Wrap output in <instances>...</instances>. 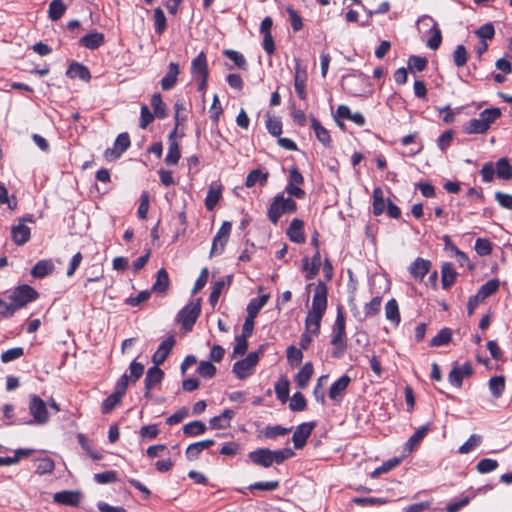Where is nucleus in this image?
Listing matches in <instances>:
<instances>
[{
	"label": "nucleus",
	"instance_id": "1",
	"mask_svg": "<svg viewBox=\"0 0 512 512\" xmlns=\"http://www.w3.org/2000/svg\"><path fill=\"white\" fill-rule=\"evenodd\" d=\"M328 289L323 281H319L314 288L312 306L308 311L305 322L321 324L323 315L327 309Z\"/></svg>",
	"mask_w": 512,
	"mask_h": 512
},
{
	"label": "nucleus",
	"instance_id": "2",
	"mask_svg": "<svg viewBox=\"0 0 512 512\" xmlns=\"http://www.w3.org/2000/svg\"><path fill=\"white\" fill-rule=\"evenodd\" d=\"M296 209L297 204L291 197L284 198L283 194H278L268 209V218L273 224H277L284 213L294 212Z\"/></svg>",
	"mask_w": 512,
	"mask_h": 512
},
{
	"label": "nucleus",
	"instance_id": "3",
	"mask_svg": "<svg viewBox=\"0 0 512 512\" xmlns=\"http://www.w3.org/2000/svg\"><path fill=\"white\" fill-rule=\"evenodd\" d=\"M263 353L264 347L261 345L257 351L250 352L246 358L235 362L232 369L235 376L241 380L250 376Z\"/></svg>",
	"mask_w": 512,
	"mask_h": 512
},
{
	"label": "nucleus",
	"instance_id": "4",
	"mask_svg": "<svg viewBox=\"0 0 512 512\" xmlns=\"http://www.w3.org/2000/svg\"><path fill=\"white\" fill-rule=\"evenodd\" d=\"M201 312L200 299L184 306L177 315V321L186 331H191Z\"/></svg>",
	"mask_w": 512,
	"mask_h": 512
},
{
	"label": "nucleus",
	"instance_id": "5",
	"mask_svg": "<svg viewBox=\"0 0 512 512\" xmlns=\"http://www.w3.org/2000/svg\"><path fill=\"white\" fill-rule=\"evenodd\" d=\"M37 291L29 285H20L16 287L10 295V300L14 304L16 310L26 306L28 303L37 299Z\"/></svg>",
	"mask_w": 512,
	"mask_h": 512
},
{
	"label": "nucleus",
	"instance_id": "6",
	"mask_svg": "<svg viewBox=\"0 0 512 512\" xmlns=\"http://www.w3.org/2000/svg\"><path fill=\"white\" fill-rule=\"evenodd\" d=\"M29 411L38 424H44L49 419L46 403L37 395L30 396Z\"/></svg>",
	"mask_w": 512,
	"mask_h": 512
},
{
	"label": "nucleus",
	"instance_id": "7",
	"mask_svg": "<svg viewBox=\"0 0 512 512\" xmlns=\"http://www.w3.org/2000/svg\"><path fill=\"white\" fill-rule=\"evenodd\" d=\"M472 374L473 368L469 362H466L463 365L455 363L448 375V381L452 386L460 388L462 386L463 379L465 377H470Z\"/></svg>",
	"mask_w": 512,
	"mask_h": 512
},
{
	"label": "nucleus",
	"instance_id": "8",
	"mask_svg": "<svg viewBox=\"0 0 512 512\" xmlns=\"http://www.w3.org/2000/svg\"><path fill=\"white\" fill-rule=\"evenodd\" d=\"M231 227L232 225L228 221L223 222V224L221 225L220 229L218 230L213 239L212 248L210 252L212 256L220 255L223 252L231 232Z\"/></svg>",
	"mask_w": 512,
	"mask_h": 512
},
{
	"label": "nucleus",
	"instance_id": "9",
	"mask_svg": "<svg viewBox=\"0 0 512 512\" xmlns=\"http://www.w3.org/2000/svg\"><path fill=\"white\" fill-rule=\"evenodd\" d=\"M314 427V422L302 423L296 427L292 436L295 449H302L306 445L307 439L310 437Z\"/></svg>",
	"mask_w": 512,
	"mask_h": 512
},
{
	"label": "nucleus",
	"instance_id": "10",
	"mask_svg": "<svg viewBox=\"0 0 512 512\" xmlns=\"http://www.w3.org/2000/svg\"><path fill=\"white\" fill-rule=\"evenodd\" d=\"M432 263L430 260L422 257L416 258L408 267V271L412 278L416 281H423L424 277L429 273Z\"/></svg>",
	"mask_w": 512,
	"mask_h": 512
},
{
	"label": "nucleus",
	"instance_id": "11",
	"mask_svg": "<svg viewBox=\"0 0 512 512\" xmlns=\"http://www.w3.org/2000/svg\"><path fill=\"white\" fill-rule=\"evenodd\" d=\"M272 450L269 448H258L248 453L249 460L256 466L269 468L273 465Z\"/></svg>",
	"mask_w": 512,
	"mask_h": 512
},
{
	"label": "nucleus",
	"instance_id": "12",
	"mask_svg": "<svg viewBox=\"0 0 512 512\" xmlns=\"http://www.w3.org/2000/svg\"><path fill=\"white\" fill-rule=\"evenodd\" d=\"M331 344L333 346L331 355L334 358H341L347 348L346 332L341 330H332Z\"/></svg>",
	"mask_w": 512,
	"mask_h": 512
},
{
	"label": "nucleus",
	"instance_id": "13",
	"mask_svg": "<svg viewBox=\"0 0 512 512\" xmlns=\"http://www.w3.org/2000/svg\"><path fill=\"white\" fill-rule=\"evenodd\" d=\"M24 221L32 222V217L23 219L18 225L11 228V238L17 245H24L31 236L30 228L23 223Z\"/></svg>",
	"mask_w": 512,
	"mask_h": 512
},
{
	"label": "nucleus",
	"instance_id": "14",
	"mask_svg": "<svg viewBox=\"0 0 512 512\" xmlns=\"http://www.w3.org/2000/svg\"><path fill=\"white\" fill-rule=\"evenodd\" d=\"M350 382L351 378L348 375H343L337 381H335L329 389L330 399L335 402H340L343 399L344 393Z\"/></svg>",
	"mask_w": 512,
	"mask_h": 512
},
{
	"label": "nucleus",
	"instance_id": "15",
	"mask_svg": "<svg viewBox=\"0 0 512 512\" xmlns=\"http://www.w3.org/2000/svg\"><path fill=\"white\" fill-rule=\"evenodd\" d=\"M174 344H175L174 336H170L167 339H165L164 341H162L161 344L159 345L158 349L152 356V362L158 366L163 364L164 361L169 356Z\"/></svg>",
	"mask_w": 512,
	"mask_h": 512
},
{
	"label": "nucleus",
	"instance_id": "16",
	"mask_svg": "<svg viewBox=\"0 0 512 512\" xmlns=\"http://www.w3.org/2000/svg\"><path fill=\"white\" fill-rule=\"evenodd\" d=\"M164 378V372L159 368L158 365H153L150 367L145 376V396L148 397L150 391L159 384Z\"/></svg>",
	"mask_w": 512,
	"mask_h": 512
},
{
	"label": "nucleus",
	"instance_id": "17",
	"mask_svg": "<svg viewBox=\"0 0 512 512\" xmlns=\"http://www.w3.org/2000/svg\"><path fill=\"white\" fill-rule=\"evenodd\" d=\"M307 80V73L304 68L301 67L300 61L296 60L295 75H294V88L301 100L306 99L305 83Z\"/></svg>",
	"mask_w": 512,
	"mask_h": 512
},
{
	"label": "nucleus",
	"instance_id": "18",
	"mask_svg": "<svg viewBox=\"0 0 512 512\" xmlns=\"http://www.w3.org/2000/svg\"><path fill=\"white\" fill-rule=\"evenodd\" d=\"M419 22L420 23H424V22L431 23V31L433 32V35L427 40V46L432 50L438 49L442 42V34H441L440 28L438 27L437 22L431 16H428V15L422 16L419 19Z\"/></svg>",
	"mask_w": 512,
	"mask_h": 512
},
{
	"label": "nucleus",
	"instance_id": "19",
	"mask_svg": "<svg viewBox=\"0 0 512 512\" xmlns=\"http://www.w3.org/2000/svg\"><path fill=\"white\" fill-rule=\"evenodd\" d=\"M130 146V137L128 133H121L117 136L115 143H114V149H106L105 151V157L107 159L110 158V156H113L114 158H118L121 156V154L126 151Z\"/></svg>",
	"mask_w": 512,
	"mask_h": 512
},
{
	"label": "nucleus",
	"instance_id": "20",
	"mask_svg": "<svg viewBox=\"0 0 512 512\" xmlns=\"http://www.w3.org/2000/svg\"><path fill=\"white\" fill-rule=\"evenodd\" d=\"M179 74H180L179 64L175 63V62H171L168 66V71H167L166 75L160 81L162 90H164V91L171 90L177 83Z\"/></svg>",
	"mask_w": 512,
	"mask_h": 512
},
{
	"label": "nucleus",
	"instance_id": "21",
	"mask_svg": "<svg viewBox=\"0 0 512 512\" xmlns=\"http://www.w3.org/2000/svg\"><path fill=\"white\" fill-rule=\"evenodd\" d=\"M320 265L321 256L319 251H316V253L312 256L311 260H309L308 257H305L303 259V270L305 272V278L307 280L314 279L319 272Z\"/></svg>",
	"mask_w": 512,
	"mask_h": 512
},
{
	"label": "nucleus",
	"instance_id": "22",
	"mask_svg": "<svg viewBox=\"0 0 512 512\" xmlns=\"http://www.w3.org/2000/svg\"><path fill=\"white\" fill-rule=\"evenodd\" d=\"M191 73L194 79L209 76L208 64L204 52H200L191 63Z\"/></svg>",
	"mask_w": 512,
	"mask_h": 512
},
{
	"label": "nucleus",
	"instance_id": "23",
	"mask_svg": "<svg viewBox=\"0 0 512 512\" xmlns=\"http://www.w3.org/2000/svg\"><path fill=\"white\" fill-rule=\"evenodd\" d=\"M105 42L103 33L94 31L79 39V45L90 50L98 49Z\"/></svg>",
	"mask_w": 512,
	"mask_h": 512
},
{
	"label": "nucleus",
	"instance_id": "24",
	"mask_svg": "<svg viewBox=\"0 0 512 512\" xmlns=\"http://www.w3.org/2000/svg\"><path fill=\"white\" fill-rule=\"evenodd\" d=\"M214 444L215 441L212 439H206L190 444L186 449L187 459L189 461L197 459L203 450L210 448Z\"/></svg>",
	"mask_w": 512,
	"mask_h": 512
},
{
	"label": "nucleus",
	"instance_id": "25",
	"mask_svg": "<svg viewBox=\"0 0 512 512\" xmlns=\"http://www.w3.org/2000/svg\"><path fill=\"white\" fill-rule=\"evenodd\" d=\"M170 287V279L167 271L161 268L157 271L156 281L152 285L151 291L160 294H166Z\"/></svg>",
	"mask_w": 512,
	"mask_h": 512
},
{
	"label": "nucleus",
	"instance_id": "26",
	"mask_svg": "<svg viewBox=\"0 0 512 512\" xmlns=\"http://www.w3.org/2000/svg\"><path fill=\"white\" fill-rule=\"evenodd\" d=\"M303 226L304 223L302 220H292L287 230V235L292 242L303 243L305 241V236L303 234Z\"/></svg>",
	"mask_w": 512,
	"mask_h": 512
},
{
	"label": "nucleus",
	"instance_id": "27",
	"mask_svg": "<svg viewBox=\"0 0 512 512\" xmlns=\"http://www.w3.org/2000/svg\"><path fill=\"white\" fill-rule=\"evenodd\" d=\"M66 75L71 79L79 78L84 81H89L91 78L89 69L85 65L78 62H72L70 64Z\"/></svg>",
	"mask_w": 512,
	"mask_h": 512
},
{
	"label": "nucleus",
	"instance_id": "28",
	"mask_svg": "<svg viewBox=\"0 0 512 512\" xmlns=\"http://www.w3.org/2000/svg\"><path fill=\"white\" fill-rule=\"evenodd\" d=\"M234 415L235 412L233 410L226 409L220 415L211 418L209 424L213 429L228 428Z\"/></svg>",
	"mask_w": 512,
	"mask_h": 512
},
{
	"label": "nucleus",
	"instance_id": "29",
	"mask_svg": "<svg viewBox=\"0 0 512 512\" xmlns=\"http://www.w3.org/2000/svg\"><path fill=\"white\" fill-rule=\"evenodd\" d=\"M54 270V264L51 260H40L31 269V275L34 278H44Z\"/></svg>",
	"mask_w": 512,
	"mask_h": 512
},
{
	"label": "nucleus",
	"instance_id": "30",
	"mask_svg": "<svg viewBox=\"0 0 512 512\" xmlns=\"http://www.w3.org/2000/svg\"><path fill=\"white\" fill-rule=\"evenodd\" d=\"M53 500L59 504L76 506L79 503V494L73 491H61L54 494Z\"/></svg>",
	"mask_w": 512,
	"mask_h": 512
},
{
	"label": "nucleus",
	"instance_id": "31",
	"mask_svg": "<svg viewBox=\"0 0 512 512\" xmlns=\"http://www.w3.org/2000/svg\"><path fill=\"white\" fill-rule=\"evenodd\" d=\"M314 369L311 362L305 363L295 377V381L299 388L303 389L307 386L313 375Z\"/></svg>",
	"mask_w": 512,
	"mask_h": 512
},
{
	"label": "nucleus",
	"instance_id": "32",
	"mask_svg": "<svg viewBox=\"0 0 512 512\" xmlns=\"http://www.w3.org/2000/svg\"><path fill=\"white\" fill-rule=\"evenodd\" d=\"M385 316L395 326H398L401 317L399 312V306L395 299H390L385 305Z\"/></svg>",
	"mask_w": 512,
	"mask_h": 512
},
{
	"label": "nucleus",
	"instance_id": "33",
	"mask_svg": "<svg viewBox=\"0 0 512 512\" xmlns=\"http://www.w3.org/2000/svg\"><path fill=\"white\" fill-rule=\"evenodd\" d=\"M311 126L315 132L316 138L324 146H329L331 142L330 134L328 130L325 127H323L314 116H311Z\"/></svg>",
	"mask_w": 512,
	"mask_h": 512
},
{
	"label": "nucleus",
	"instance_id": "34",
	"mask_svg": "<svg viewBox=\"0 0 512 512\" xmlns=\"http://www.w3.org/2000/svg\"><path fill=\"white\" fill-rule=\"evenodd\" d=\"M495 172L498 178L510 180L512 178V166L507 158H500L495 164Z\"/></svg>",
	"mask_w": 512,
	"mask_h": 512
},
{
	"label": "nucleus",
	"instance_id": "35",
	"mask_svg": "<svg viewBox=\"0 0 512 512\" xmlns=\"http://www.w3.org/2000/svg\"><path fill=\"white\" fill-rule=\"evenodd\" d=\"M456 271L451 263H444L441 268L442 286L444 289L451 287L456 280Z\"/></svg>",
	"mask_w": 512,
	"mask_h": 512
},
{
	"label": "nucleus",
	"instance_id": "36",
	"mask_svg": "<svg viewBox=\"0 0 512 512\" xmlns=\"http://www.w3.org/2000/svg\"><path fill=\"white\" fill-rule=\"evenodd\" d=\"M67 6L63 0H52L49 4L48 16L52 21H58L66 12Z\"/></svg>",
	"mask_w": 512,
	"mask_h": 512
},
{
	"label": "nucleus",
	"instance_id": "37",
	"mask_svg": "<svg viewBox=\"0 0 512 512\" xmlns=\"http://www.w3.org/2000/svg\"><path fill=\"white\" fill-rule=\"evenodd\" d=\"M292 428H285L280 425L266 426L260 431V436L266 439H275L290 433Z\"/></svg>",
	"mask_w": 512,
	"mask_h": 512
},
{
	"label": "nucleus",
	"instance_id": "38",
	"mask_svg": "<svg viewBox=\"0 0 512 512\" xmlns=\"http://www.w3.org/2000/svg\"><path fill=\"white\" fill-rule=\"evenodd\" d=\"M231 278H232L231 276H228L227 281H225L224 279H221L214 283V285L212 287V291L209 296V302L213 307L218 303L219 297H220L221 293L223 292L224 288L226 286L230 285Z\"/></svg>",
	"mask_w": 512,
	"mask_h": 512
},
{
	"label": "nucleus",
	"instance_id": "39",
	"mask_svg": "<svg viewBox=\"0 0 512 512\" xmlns=\"http://www.w3.org/2000/svg\"><path fill=\"white\" fill-rule=\"evenodd\" d=\"M269 300V294L261 295L258 298H253L247 305V315L256 317L259 311L266 305Z\"/></svg>",
	"mask_w": 512,
	"mask_h": 512
},
{
	"label": "nucleus",
	"instance_id": "40",
	"mask_svg": "<svg viewBox=\"0 0 512 512\" xmlns=\"http://www.w3.org/2000/svg\"><path fill=\"white\" fill-rule=\"evenodd\" d=\"M429 430H430V423L419 427L414 432V434L408 439V441L406 443V448L409 449L410 451H412L413 448L415 446H417L423 440V438L427 435Z\"/></svg>",
	"mask_w": 512,
	"mask_h": 512
},
{
	"label": "nucleus",
	"instance_id": "41",
	"mask_svg": "<svg viewBox=\"0 0 512 512\" xmlns=\"http://www.w3.org/2000/svg\"><path fill=\"white\" fill-rule=\"evenodd\" d=\"M268 179V173H263L260 169L252 170L246 177L245 185L250 188L253 187L256 183H260V185H265Z\"/></svg>",
	"mask_w": 512,
	"mask_h": 512
},
{
	"label": "nucleus",
	"instance_id": "42",
	"mask_svg": "<svg viewBox=\"0 0 512 512\" xmlns=\"http://www.w3.org/2000/svg\"><path fill=\"white\" fill-rule=\"evenodd\" d=\"M206 431V425L199 420H195L192 422H189L184 425L183 427V433L186 436H199L202 435Z\"/></svg>",
	"mask_w": 512,
	"mask_h": 512
},
{
	"label": "nucleus",
	"instance_id": "43",
	"mask_svg": "<svg viewBox=\"0 0 512 512\" xmlns=\"http://www.w3.org/2000/svg\"><path fill=\"white\" fill-rule=\"evenodd\" d=\"M499 288V281L497 279H492L483 284L479 290L477 291L478 298L480 300H485L492 294H494Z\"/></svg>",
	"mask_w": 512,
	"mask_h": 512
},
{
	"label": "nucleus",
	"instance_id": "44",
	"mask_svg": "<svg viewBox=\"0 0 512 512\" xmlns=\"http://www.w3.org/2000/svg\"><path fill=\"white\" fill-rule=\"evenodd\" d=\"M452 338V331L450 328H442L436 336L430 341V346L439 347L448 344Z\"/></svg>",
	"mask_w": 512,
	"mask_h": 512
},
{
	"label": "nucleus",
	"instance_id": "45",
	"mask_svg": "<svg viewBox=\"0 0 512 512\" xmlns=\"http://www.w3.org/2000/svg\"><path fill=\"white\" fill-rule=\"evenodd\" d=\"M385 200L384 194L380 187H376L373 190V213L378 216L384 212Z\"/></svg>",
	"mask_w": 512,
	"mask_h": 512
},
{
	"label": "nucleus",
	"instance_id": "46",
	"mask_svg": "<svg viewBox=\"0 0 512 512\" xmlns=\"http://www.w3.org/2000/svg\"><path fill=\"white\" fill-rule=\"evenodd\" d=\"M505 389L504 376H494L489 380V390L495 398H499Z\"/></svg>",
	"mask_w": 512,
	"mask_h": 512
},
{
	"label": "nucleus",
	"instance_id": "47",
	"mask_svg": "<svg viewBox=\"0 0 512 512\" xmlns=\"http://www.w3.org/2000/svg\"><path fill=\"white\" fill-rule=\"evenodd\" d=\"M221 198V187H211L205 198L206 209L212 211Z\"/></svg>",
	"mask_w": 512,
	"mask_h": 512
},
{
	"label": "nucleus",
	"instance_id": "48",
	"mask_svg": "<svg viewBox=\"0 0 512 512\" xmlns=\"http://www.w3.org/2000/svg\"><path fill=\"white\" fill-rule=\"evenodd\" d=\"M151 106L156 117L163 119L166 117V105L162 100L161 94L155 93L151 98Z\"/></svg>",
	"mask_w": 512,
	"mask_h": 512
},
{
	"label": "nucleus",
	"instance_id": "49",
	"mask_svg": "<svg viewBox=\"0 0 512 512\" xmlns=\"http://www.w3.org/2000/svg\"><path fill=\"white\" fill-rule=\"evenodd\" d=\"M479 116L481 121H483L486 127L489 129L491 124L501 116V110L499 108L485 109L479 114Z\"/></svg>",
	"mask_w": 512,
	"mask_h": 512
},
{
	"label": "nucleus",
	"instance_id": "50",
	"mask_svg": "<svg viewBox=\"0 0 512 512\" xmlns=\"http://www.w3.org/2000/svg\"><path fill=\"white\" fill-rule=\"evenodd\" d=\"M180 156L181 154L179 144L176 141H171L169 143L168 152L165 157V163L167 165H175L178 163Z\"/></svg>",
	"mask_w": 512,
	"mask_h": 512
},
{
	"label": "nucleus",
	"instance_id": "51",
	"mask_svg": "<svg viewBox=\"0 0 512 512\" xmlns=\"http://www.w3.org/2000/svg\"><path fill=\"white\" fill-rule=\"evenodd\" d=\"M488 130L486 125L483 121H481V118H475L471 119L467 126L464 128V131L467 134H483Z\"/></svg>",
	"mask_w": 512,
	"mask_h": 512
},
{
	"label": "nucleus",
	"instance_id": "52",
	"mask_svg": "<svg viewBox=\"0 0 512 512\" xmlns=\"http://www.w3.org/2000/svg\"><path fill=\"white\" fill-rule=\"evenodd\" d=\"M266 128L273 136H280L282 133V122L277 117H272L269 113L266 114Z\"/></svg>",
	"mask_w": 512,
	"mask_h": 512
},
{
	"label": "nucleus",
	"instance_id": "53",
	"mask_svg": "<svg viewBox=\"0 0 512 512\" xmlns=\"http://www.w3.org/2000/svg\"><path fill=\"white\" fill-rule=\"evenodd\" d=\"M271 455L273 464L275 463L279 465L282 464L285 460L292 458L295 453L291 448L286 447L278 450H272Z\"/></svg>",
	"mask_w": 512,
	"mask_h": 512
},
{
	"label": "nucleus",
	"instance_id": "54",
	"mask_svg": "<svg viewBox=\"0 0 512 512\" xmlns=\"http://www.w3.org/2000/svg\"><path fill=\"white\" fill-rule=\"evenodd\" d=\"M279 481L278 480H274V481H261V482H255L251 485H249L248 489L250 491H253V490H260V491H265V492H272V491H275L279 488Z\"/></svg>",
	"mask_w": 512,
	"mask_h": 512
},
{
	"label": "nucleus",
	"instance_id": "55",
	"mask_svg": "<svg viewBox=\"0 0 512 512\" xmlns=\"http://www.w3.org/2000/svg\"><path fill=\"white\" fill-rule=\"evenodd\" d=\"M275 393L281 402H286L289 397V381L287 379H280L275 384Z\"/></svg>",
	"mask_w": 512,
	"mask_h": 512
},
{
	"label": "nucleus",
	"instance_id": "56",
	"mask_svg": "<svg viewBox=\"0 0 512 512\" xmlns=\"http://www.w3.org/2000/svg\"><path fill=\"white\" fill-rule=\"evenodd\" d=\"M428 60L425 57L412 55L408 59V68L411 71L422 72L426 69Z\"/></svg>",
	"mask_w": 512,
	"mask_h": 512
},
{
	"label": "nucleus",
	"instance_id": "57",
	"mask_svg": "<svg viewBox=\"0 0 512 512\" xmlns=\"http://www.w3.org/2000/svg\"><path fill=\"white\" fill-rule=\"evenodd\" d=\"M247 339H248V337L243 336V335L236 336L235 345H234L233 353H232L233 358L238 357V356H243L246 353L247 348H248Z\"/></svg>",
	"mask_w": 512,
	"mask_h": 512
},
{
	"label": "nucleus",
	"instance_id": "58",
	"mask_svg": "<svg viewBox=\"0 0 512 512\" xmlns=\"http://www.w3.org/2000/svg\"><path fill=\"white\" fill-rule=\"evenodd\" d=\"M154 24H155V31L157 34H162L167 27L166 17L161 8H156L154 10Z\"/></svg>",
	"mask_w": 512,
	"mask_h": 512
},
{
	"label": "nucleus",
	"instance_id": "59",
	"mask_svg": "<svg viewBox=\"0 0 512 512\" xmlns=\"http://www.w3.org/2000/svg\"><path fill=\"white\" fill-rule=\"evenodd\" d=\"M498 467V461L490 458L481 459L477 465L476 470L481 473H489L494 471Z\"/></svg>",
	"mask_w": 512,
	"mask_h": 512
},
{
	"label": "nucleus",
	"instance_id": "60",
	"mask_svg": "<svg viewBox=\"0 0 512 512\" xmlns=\"http://www.w3.org/2000/svg\"><path fill=\"white\" fill-rule=\"evenodd\" d=\"M475 251L480 256H487L492 252V243L486 238H478L475 242Z\"/></svg>",
	"mask_w": 512,
	"mask_h": 512
},
{
	"label": "nucleus",
	"instance_id": "61",
	"mask_svg": "<svg viewBox=\"0 0 512 512\" xmlns=\"http://www.w3.org/2000/svg\"><path fill=\"white\" fill-rule=\"evenodd\" d=\"M454 64L457 67H462L467 63L468 52L463 45H458L453 53Z\"/></svg>",
	"mask_w": 512,
	"mask_h": 512
},
{
	"label": "nucleus",
	"instance_id": "62",
	"mask_svg": "<svg viewBox=\"0 0 512 512\" xmlns=\"http://www.w3.org/2000/svg\"><path fill=\"white\" fill-rule=\"evenodd\" d=\"M54 468V461L50 457H44L39 459V463L36 467V473L39 475L52 473Z\"/></svg>",
	"mask_w": 512,
	"mask_h": 512
},
{
	"label": "nucleus",
	"instance_id": "63",
	"mask_svg": "<svg viewBox=\"0 0 512 512\" xmlns=\"http://www.w3.org/2000/svg\"><path fill=\"white\" fill-rule=\"evenodd\" d=\"M23 355H24V350L22 347L11 348V349L4 351L1 354V361L3 363H8V362L14 361V360L22 357Z\"/></svg>",
	"mask_w": 512,
	"mask_h": 512
},
{
	"label": "nucleus",
	"instance_id": "64",
	"mask_svg": "<svg viewBox=\"0 0 512 512\" xmlns=\"http://www.w3.org/2000/svg\"><path fill=\"white\" fill-rule=\"evenodd\" d=\"M289 408L292 411H297V412L305 410V408H306V399H305V397L303 396L302 393L296 392V393L293 394V396L291 398V401H290V404H289Z\"/></svg>",
	"mask_w": 512,
	"mask_h": 512
}]
</instances>
